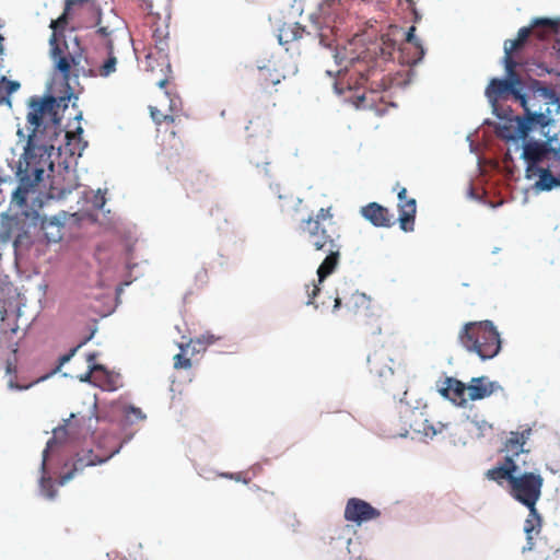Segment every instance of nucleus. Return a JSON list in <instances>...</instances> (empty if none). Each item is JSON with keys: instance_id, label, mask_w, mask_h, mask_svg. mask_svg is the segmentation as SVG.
<instances>
[{"instance_id": "obj_1", "label": "nucleus", "mask_w": 560, "mask_h": 560, "mask_svg": "<svg viewBox=\"0 0 560 560\" xmlns=\"http://www.w3.org/2000/svg\"><path fill=\"white\" fill-rule=\"evenodd\" d=\"M51 57L55 61L56 69L60 72L62 80L66 82L68 89L70 88L71 79H78L82 77H102L107 78L116 71L117 58L113 52V43L109 39L107 42V58L97 68L89 66L86 57L79 44L77 43V49L73 51L68 50L66 43H60L56 32H52L50 36Z\"/></svg>"}, {"instance_id": "obj_2", "label": "nucleus", "mask_w": 560, "mask_h": 560, "mask_svg": "<svg viewBox=\"0 0 560 560\" xmlns=\"http://www.w3.org/2000/svg\"><path fill=\"white\" fill-rule=\"evenodd\" d=\"M506 467H492L485 472V478L504 487L508 482V493L530 511V516L539 521L536 504L541 497L544 478L536 472H520L516 463L508 460Z\"/></svg>"}, {"instance_id": "obj_3", "label": "nucleus", "mask_w": 560, "mask_h": 560, "mask_svg": "<svg viewBox=\"0 0 560 560\" xmlns=\"http://www.w3.org/2000/svg\"><path fill=\"white\" fill-rule=\"evenodd\" d=\"M66 98L61 97L59 101L52 96L47 95L44 97L32 96L27 102V142L24 152L37 154V156H50L45 144L39 143V133H42L49 126H56L60 122L59 108L60 103Z\"/></svg>"}, {"instance_id": "obj_4", "label": "nucleus", "mask_w": 560, "mask_h": 560, "mask_svg": "<svg viewBox=\"0 0 560 560\" xmlns=\"http://www.w3.org/2000/svg\"><path fill=\"white\" fill-rule=\"evenodd\" d=\"M299 231L306 237L307 244L315 252L325 255L317 269L318 281L323 282L337 268L341 256L339 235L329 233L318 220H302Z\"/></svg>"}, {"instance_id": "obj_5", "label": "nucleus", "mask_w": 560, "mask_h": 560, "mask_svg": "<svg viewBox=\"0 0 560 560\" xmlns=\"http://www.w3.org/2000/svg\"><path fill=\"white\" fill-rule=\"evenodd\" d=\"M458 341L481 360L492 359L501 350L500 334L491 320L466 323L458 332Z\"/></svg>"}, {"instance_id": "obj_6", "label": "nucleus", "mask_w": 560, "mask_h": 560, "mask_svg": "<svg viewBox=\"0 0 560 560\" xmlns=\"http://www.w3.org/2000/svg\"><path fill=\"white\" fill-rule=\"evenodd\" d=\"M52 168L50 156H37V154L24 152L19 162L16 176L19 185L12 194V203L23 208L27 205V196L42 180L46 168Z\"/></svg>"}, {"instance_id": "obj_7", "label": "nucleus", "mask_w": 560, "mask_h": 560, "mask_svg": "<svg viewBox=\"0 0 560 560\" xmlns=\"http://www.w3.org/2000/svg\"><path fill=\"white\" fill-rule=\"evenodd\" d=\"M334 311L346 307L349 312L359 314V325L366 335L381 332L380 316L370 307V299L359 291L352 290L347 284L336 290Z\"/></svg>"}, {"instance_id": "obj_8", "label": "nucleus", "mask_w": 560, "mask_h": 560, "mask_svg": "<svg viewBox=\"0 0 560 560\" xmlns=\"http://www.w3.org/2000/svg\"><path fill=\"white\" fill-rule=\"evenodd\" d=\"M522 158L528 164V172H533L535 163H541L560 177V148L553 149L549 142L526 141Z\"/></svg>"}, {"instance_id": "obj_9", "label": "nucleus", "mask_w": 560, "mask_h": 560, "mask_svg": "<svg viewBox=\"0 0 560 560\" xmlns=\"http://www.w3.org/2000/svg\"><path fill=\"white\" fill-rule=\"evenodd\" d=\"M253 79L256 83L258 100L261 103H268L269 98L279 93L278 85L285 79V74L281 71L278 61L268 60L253 72Z\"/></svg>"}, {"instance_id": "obj_10", "label": "nucleus", "mask_w": 560, "mask_h": 560, "mask_svg": "<svg viewBox=\"0 0 560 560\" xmlns=\"http://www.w3.org/2000/svg\"><path fill=\"white\" fill-rule=\"evenodd\" d=\"M516 127L503 126L499 135L508 140H525L534 127H545L547 125L546 116L542 113H533L527 110L523 117L515 118Z\"/></svg>"}, {"instance_id": "obj_11", "label": "nucleus", "mask_w": 560, "mask_h": 560, "mask_svg": "<svg viewBox=\"0 0 560 560\" xmlns=\"http://www.w3.org/2000/svg\"><path fill=\"white\" fill-rule=\"evenodd\" d=\"M78 421L75 420L74 415H71V419L67 420L66 423L61 427H58L54 430L52 438L47 442L46 448L43 451V460H42V469L45 471L46 462L48 459V454L54 450L55 445L58 443H63L69 441H75L80 438H85L91 432V427L85 429L84 432L77 429Z\"/></svg>"}, {"instance_id": "obj_12", "label": "nucleus", "mask_w": 560, "mask_h": 560, "mask_svg": "<svg viewBox=\"0 0 560 560\" xmlns=\"http://www.w3.org/2000/svg\"><path fill=\"white\" fill-rule=\"evenodd\" d=\"M117 452L118 447L114 446L106 453L95 454L93 450H88L83 451L82 453H78L71 464V468L60 476L59 483L65 485L66 482L71 480L77 472L82 471L85 467L102 464L112 458Z\"/></svg>"}, {"instance_id": "obj_13", "label": "nucleus", "mask_w": 560, "mask_h": 560, "mask_svg": "<svg viewBox=\"0 0 560 560\" xmlns=\"http://www.w3.org/2000/svg\"><path fill=\"white\" fill-rule=\"evenodd\" d=\"M343 516L346 521L361 525L362 523L378 518L381 512L362 499L350 498L347 501Z\"/></svg>"}, {"instance_id": "obj_14", "label": "nucleus", "mask_w": 560, "mask_h": 560, "mask_svg": "<svg viewBox=\"0 0 560 560\" xmlns=\"http://www.w3.org/2000/svg\"><path fill=\"white\" fill-rule=\"evenodd\" d=\"M394 360L390 358L389 350L385 347L374 350L368 357L369 372L375 378H388L393 375L394 371L390 365Z\"/></svg>"}, {"instance_id": "obj_15", "label": "nucleus", "mask_w": 560, "mask_h": 560, "mask_svg": "<svg viewBox=\"0 0 560 560\" xmlns=\"http://www.w3.org/2000/svg\"><path fill=\"white\" fill-rule=\"evenodd\" d=\"M352 70L359 75L358 84H369L371 90H377L380 88L386 89L387 85L384 82V74L382 71H378L375 63L369 66L363 59H358L353 62Z\"/></svg>"}, {"instance_id": "obj_16", "label": "nucleus", "mask_w": 560, "mask_h": 560, "mask_svg": "<svg viewBox=\"0 0 560 560\" xmlns=\"http://www.w3.org/2000/svg\"><path fill=\"white\" fill-rule=\"evenodd\" d=\"M439 393L459 407L466 406L468 401V384L447 376L439 384Z\"/></svg>"}, {"instance_id": "obj_17", "label": "nucleus", "mask_w": 560, "mask_h": 560, "mask_svg": "<svg viewBox=\"0 0 560 560\" xmlns=\"http://www.w3.org/2000/svg\"><path fill=\"white\" fill-rule=\"evenodd\" d=\"M399 226L404 232H412L417 213L415 198H407V189L401 187L398 191Z\"/></svg>"}, {"instance_id": "obj_18", "label": "nucleus", "mask_w": 560, "mask_h": 560, "mask_svg": "<svg viewBox=\"0 0 560 560\" xmlns=\"http://www.w3.org/2000/svg\"><path fill=\"white\" fill-rule=\"evenodd\" d=\"M527 435L525 432H511L509 438L505 440L503 446L500 448L501 453H505V456L501 463L494 467H506L509 466L508 460L516 463L515 458L521 454L525 453L524 450Z\"/></svg>"}, {"instance_id": "obj_19", "label": "nucleus", "mask_w": 560, "mask_h": 560, "mask_svg": "<svg viewBox=\"0 0 560 560\" xmlns=\"http://www.w3.org/2000/svg\"><path fill=\"white\" fill-rule=\"evenodd\" d=\"M499 390H503L502 386L488 376L472 377L468 383V400H481Z\"/></svg>"}, {"instance_id": "obj_20", "label": "nucleus", "mask_w": 560, "mask_h": 560, "mask_svg": "<svg viewBox=\"0 0 560 560\" xmlns=\"http://www.w3.org/2000/svg\"><path fill=\"white\" fill-rule=\"evenodd\" d=\"M544 26L547 27L549 31H556L557 30V23L549 20V19H536L532 27H522L517 32V38L515 39H508L504 42V52L505 55L513 54V51L520 49L523 47V45L528 39L529 35L532 34V30Z\"/></svg>"}, {"instance_id": "obj_21", "label": "nucleus", "mask_w": 560, "mask_h": 560, "mask_svg": "<svg viewBox=\"0 0 560 560\" xmlns=\"http://www.w3.org/2000/svg\"><path fill=\"white\" fill-rule=\"evenodd\" d=\"M20 305L21 294L13 283L9 281V277L0 272V312L2 314L7 313V308H16L20 311Z\"/></svg>"}, {"instance_id": "obj_22", "label": "nucleus", "mask_w": 560, "mask_h": 560, "mask_svg": "<svg viewBox=\"0 0 560 560\" xmlns=\"http://www.w3.org/2000/svg\"><path fill=\"white\" fill-rule=\"evenodd\" d=\"M522 84L521 79H492L486 89V96L490 102L495 103L508 94L515 92L516 86Z\"/></svg>"}, {"instance_id": "obj_23", "label": "nucleus", "mask_w": 560, "mask_h": 560, "mask_svg": "<svg viewBox=\"0 0 560 560\" xmlns=\"http://www.w3.org/2000/svg\"><path fill=\"white\" fill-rule=\"evenodd\" d=\"M533 172H528V165L525 170V175L527 179H533L535 177H539V179L535 183V187L539 190H550L556 186H560V177L553 174L550 168L546 167L541 163H535L533 167Z\"/></svg>"}, {"instance_id": "obj_24", "label": "nucleus", "mask_w": 560, "mask_h": 560, "mask_svg": "<svg viewBox=\"0 0 560 560\" xmlns=\"http://www.w3.org/2000/svg\"><path fill=\"white\" fill-rule=\"evenodd\" d=\"M361 214L374 226L389 228L393 224V215L389 210L377 202H370L362 207Z\"/></svg>"}, {"instance_id": "obj_25", "label": "nucleus", "mask_w": 560, "mask_h": 560, "mask_svg": "<svg viewBox=\"0 0 560 560\" xmlns=\"http://www.w3.org/2000/svg\"><path fill=\"white\" fill-rule=\"evenodd\" d=\"M167 35L168 33L166 32V30L162 28H155L152 34L154 47L158 50V54L160 55L159 59H161V62H159L161 71H163L164 68L170 70V63L166 55V50L168 48Z\"/></svg>"}, {"instance_id": "obj_26", "label": "nucleus", "mask_w": 560, "mask_h": 560, "mask_svg": "<svg viewBox=\"0 0 560 560\" xmlns=\"http://www.w3.org/2000/svg\"><path fill=\"white\" fill-rule=\"evenodd\" d=\"M42 230L48 243H57L62 238L63 224L56 217L43 219Z\"/></svg>"}, {"instance_id": "obj_27", "label": "nucleus", "mask_w": 560, "mask_h": 560, "mask_svg": "<svg viewBox=\"0 0 560 560\" xmlns=\"http://www.w3.org/2000/svg\"><path fill=\"white\" fill-rule=\"evenodd\" d=\"M86 2H89V0H66L63 13L57 20H52L50 23L52 32H56L58 35V30H63L68 24V20L71 16V11L73 8L77 5L81 7Z\"/></svg>"}, {"instance_id": "obj_28", "label": "nucleus", "mask_w": 560, "mask_h": 560, "mask_svg": "<svg viewBox=\"0 0 560 560\" xmlns=\"http://www.w3.org/2000/svg\"><path fill=\"white\" fill-rule=\"evenodd\" d=\"M5 373L10 376L9 380H8V387L10 389H19V390L28 389L34 384H36L39 381L45 378V377H40V378H38V380L34 381V382H31L28 384H20V383H18L16 382V365H15V362H13L11 360L7 361Z\"/></svg>"}, {"instance_id": "obj_29", "label": "nucleus", "mask_w": 560, "mask_h": 560, "mask_svg": "<svg viewBox=\"0 0 560 560\" xmlns=\"http://www.w3.org/2000/svg\"><path fill=\"white\" fill-rule=\"evenodd\" d=\"M215 341V337L213 335H202L196 339H191L186 346L180 345V349L183 352L187 351L189 348L194 352H200L206 350V348L212 345Z\"/></svg>"}, {"instance_id": "obj_30", "label": "nucleus", "mask_w": 560, "mask_h": 560, "mask_svg": "<svg viewBox=\"0 0 560 560\" xmlns=\"http://www.w3.org/2000/svg\"><path fill=\"white\" fill-rule=\"evenodd\" d=\"M415 32H416V27L410 26L409 30L405 33L406 44L413 45L416 47V49L418 50L417 56L415 58H412L411 60H408L407 62H417L424 55V49H423L421 43L419 42V39L416 38Z\"/></svg>"}, {"instance_id": "obj_31", "label": "nucleus", "mask_w": 560, "mask_h": 560, "mask_svg": "<svg viewBox=\"0 0 560 560\" xmlns=\"http://www.w3.org/2000/svg\"><path fill=\"white\" fill-rule=\"evenodd\" d=\"M149 108L151 118L158 126H161L162 124L173 125L176 120L175 115L166 114L156 106H150Z\"/></svg>"}, {"instance_id": "obj_32", "label": "nucleus", "mask_w": 560, "mask_h": 560, "mask_svg": "<svg viewBox=\"0 0 560 560\" xmlns=\"http://www.w3.org/2000/svg\"><path fill=\"white\" fill-rule=\"evenodd\" d=\"M540 524H541L540 516H539V521H538L536 517L530 516V514L528 515L527 520L525 521V525H524V530L527 535V546L523 548L524 551L532 549L533 542H532L530 534L536 527H540Z\"/></svg>"}, {"instance_id": "obj_33", "label": "nucleus", "mask_w": 560, "mask_h": 560, "mask_svg": "<svg viewBox=\"0 0 560 560\" xmlns=\"http://www.w3.org/2000/svg\"><path fill=\"white\" fill-rule=\"evenodd\" d=\"M504 66L508 79H521L516 72L517 62L513 59L512 54H504Z\"/></svg>"}, {"instance_id": "obj_34", "label": "nucleus", "mask_w": 560, "mask_h": 560, "mask_svg": "<svg viewBox=\"0 0 560 560\" xmlns=\"http://www.w3.org/2000/svg\"><path fill=\"white\" fill-rule=\"evenodd\" d=\"M398 28L395 27V30L392 32V33H387L385 35L382 36V42H383V45H384V48H382V52L386 54L387 55H392V50H395L396 48V42L394 39L390 38V35H395V32H397Z\"/></svg>"}, {"instance_id": "obj_35", "label": "nucleus", "mask_w": 560, "mask_h": 560, "mask_svg": "<svg viewBox=\"0 0 560 560\" xmlns=\"http://www.w3.org/2000/svg\"><path fill=\"white\" fill-rule=\"evenodd\" d=\"M40 489L44 495L48 499H54L56 495V489L54 488L52 481L50 478H42Z\"/></svg>"}, {"instance_id": "obj_36", "label": "nucleus", "mask_w": 560, "mask_h": 560, "mask_svg": "<svg viewBox=\"0 0 560 560\" xmlns=\"http://www.w3.org/2000/svg\"><path fill=\"white\" fill-rule=\"evenodd\" d=\"M332 212L331 207L320 208L316 215H310L306 220H318V223L323 224L324 221L331 220Z\"/></svg>"}, {"instance_id": "obj_37", "label": "nucleus", "mask_w": 560, "mask_h": 560, "mask_svg": "<svg viewBox=\"0 0 560 560\" xmlns=\"http://www.w3.org/2000/svg\"><path fill=\"white\" fill-rule=\"evenodd\" d=\"M95 358H96L95 353H90L88 355L89 371L85 373V375L83 377L80 378L81 381H88L91 377L93 372L103 370L102 365L94 363Z\"/></svg>"}, {"instance_id": "obj_38", "label": "nucleus", "mask_w": 560, "mask_h": 560, "mask_svg": "<svg viewBox=\"0 0 560 560\" xmlns=\"http://www.w3.org/2000/svg\"><path fill=\"white\" fill-rule=\"evenodd\" d=\"M174 368L176 370L179 369H190L191 368V361L189 358H186L184 353H177L174 355Z\"/></svg>"}, {"instance_id": "obj_39", "label": "nucleus", "mask_w": 560, "mask_h": 560, "mask_svg": "<svg viewBox=\"0 0 560 560\" xmlns=\"http://www.w3.org/2000/svg\"><path fill=\"white\" fill-rule=\"evenodd\" d=\"M305 289H306V294L308 296L306 304H308V305L314 304V299L317 296V294L320 291L319 287L317 284H315L314 282H312L311 284H306Z\"/></svg>"}, {"instance_id": "obj_40", "label": "nucleus", "mask_w": 560, "mask_h": 560, "mask_svg": "<svg viewBox=\"0 0 560 560\" xmlns=\"http://www.w3.org/2000/svg\"><path fill=\"white\" fill-rule=\"evenodd\" d=\"M19 88H20L19 82L3 80V85L0 89L1 90L4 89L5 95H10V94L14 93Z\"/></svg>"}, {"instance_id": "obj_41", "label": "nucleus", "mask_w": 560, "mask_h": 560, "mask_svg": "<svg viewBox=\"0 0 560 560\" xmlns=\"http://www.w3.org/2000/svg\"><path fill=\"white\" fill-rule=\"evenodd\" d=\"M513 97L520 102L521 106L523 107L524 109V114L527 112V110H530L527 106V97L525 94H523L521 92L520 89L516 88L515 92L513 93Z\"/></svg>"}, {"instance_id": "obj_42", "label": "nucleus", "mask_w": 560, "mask_h": 560, "mask_svg": "<svg viewBox=\"0 0 560 560\" xmlns=\"http://www.w3.org/2000/svg\"><path fill=\"white\" fill-rule=\"evenodd\" d=\"M130 415H132L135 417V419H138V420H142L145 417L142 413L141 409L137 408V407H129L128 408V410L126 411V416L129 418Z\"/></svg>"}, {"instance_id": "obj_43", "label": "nucleus", "mask_w": 560, "mask_h": 560, "mask_svg": "<svg viewBox=\"0 0 560 560\" xmlns=\"http://www.w3.org/2000/svg\"><path fill=\"white\" fill-rule=\"evenodd\" d=\"M82 346V343L78 345L77 347L72 348L70 350L69 353L62 355L59 358V364L60 365H63L65 363H67L73 355L74 353L78 351V349Z\"/></svg>"}, {"instance_id": "obj_44", "label": "nucleus", "mask_w": 560, "mask_h": 560, "mask_svg": "<svg viewBox=\"0 0 560 560\" xmlns=\"http://www.w3.org/2000/svg\"><path fill=\"white\" fill-rule=\"evenodd\" d=\"M82 133H83V129H82V127L79 126L77 128L75 132H67L66 137L70 142L72 139H75L77 137L80 140Z\"/></svg>"}, {"instance_id": "obj_45", "label": "nucleus", "mask_w": 560, "mask_h": 560, "mask_svg": "<svg viewBox=\"0 0 560 560\" xmlns=\"http://www.w3.org/2000/svg\"><path fill=\"white\" fill-rule=\"evenodd\" d=\"M113 30L109 28L108 26H102L100 25L98 30H97V33L103 36V37H109L112 34H113Z\"/></svg>"}, {"instance_id": "obj_46", "label": "nucleus", "mask_w": 560, "mask_h": 560, "mask_svg": "<svg viewBox=\"0 0 560 560\" xmlns=\"http://www.w3.org/2000/svg\"><path fill=\"white\" fill-rule=\"evenodd\" d=\"M154 60H155V59H154V57H153V52H149V54L147 55V71H151V72H153V71H154V69H155V68H154V63H153V61H154Z\"/></svg>"}, {"instance_id": "obj_47", "label": "nucleus", "mask_w": 560, "mask_h": 560, "mask_svg": "<svg viewBox=\"0 0 560 560\" xmlns=\"http://www.w3.org/2000/svg\"><path fill=\"white\" fill-rule=\"evenodd\" d=\"M273 495V493H269L268 491L266 490H260L258 489V494H257V498L260 502H265L267 498H271Z\"/></svg>"}, {"instance_id": "obj_48", "label": "nucleus", "mask_w": 560, "mask_h": 560, "mask_svg": "<svg viewBox=\"0 0 560 560\" xmlns=\"http://www.w3.org/2000/svg\"><path fill=\"white\" fill-rule=\"evenodd\" d=\"M478 428L479 430L481 431L482 434H486L487 431H491L492 430V424L486 422V421H481L479 424H478Z\"/></svg>"}, {"instance_id": "obj_49", "label": "nucleus", "mask_w": 560, "mask_h": 560, "mask_svg": "<svg viewBox=\"0 0 560 560\" xmlns=\"http://www.w3.org/2000/svg\"><path fill=\"white\" fill-rule=\"evenodd\" d=\"M168 80L166 77L160 79L158 82H156V85L161 89L165 88L166 84H167Z\"/></svg>"}, {"instance_id": "obj_50", "label": "nucleus", "mask_w": 560, "mask_h": 560, "mask_svg": "<svg viewBox=\"0 0 560 560\" xmlns=\"http://www.w3.org/2000/svg\"><path fill=\"white\" fill-rule=\"evenodd\" d=\"M539 38H545L547 35L544 32H537Z\"/></svg>"}, {"instance_id": "obj_51", "label": "nucleus", "mask_w": 560, "mask_h": 560, "mask_svg": "<svg viewBox=\"0 0 560 560\" xmlns=\"http://www.w3.org/2000/svg\"><path fill=\"white\" fill-rule=\"evenodd\" d=\"M225 476L230 477V478H235L236 480H240V477H233V475H230V476L225 475Z\"/></svg>"}]
</instances>
